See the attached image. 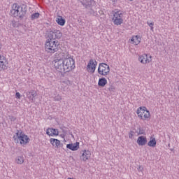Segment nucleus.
Masks as SVG:
<instances>
[{
  "label": "nucleus",
  "mask_w": 179,
  "mask_h": 179,
  "mask_svg": "<svg viewBox=\"0 0 179 179\" xmlns=\"http://www.w3.org/2000/svg\"><path fill=\"white\" fill-rule=\"evenodd\" d=\"M53 64L58 72H71V71L75 69V59L72 57L64 59H55Z\"/></svg>",
  "instance_id": "f257e3e1"
},
{
  "label": "nucleus",
  "mask_w": 179,
  "mask_h": 179,
  "mask_svg": "<svg viewBox=\"0 0 179 179\" xmlns=\"http://www.w3.org/2000/svg\"><path fill=\"white\" fill-rule=\"evenodd\" d=\"M26 6L23 5L22 6L15 3L12 6L10 15L11 16H14V17H20V19H22L24 17V15H26Z\"/></svg>",
  "instance_id": "f03ea898"
},
{
  "label": "nucleus",
  "mask_w": 179,
  "mask_h": 179,
  "mask_svg": "<svg viewBox=\"0 0 179 179\" xmlns=\"http://www.w3.org/2000/svg\"><path fill=\"white\" fill-rule=\"evenodd\" d=\"M59 43L57 41H54V39H48L46 41L45 45V50L46 52H49L50 54H54L55 52H57L59 50Z\"/></svg>",
  "instance_id": "7ed1b4c3"
},
{
  "label": "nucleus",
  "mask_w": 179,
  "mask_h": 179,
  "mask_svg": "<svg viewBox=\"0 0 179 179\" xmlns=\"http://www.w3.org/2000/svg\"><path fill=\"white\" fill-rule=\"evenodd\" d=\"M13 139L15 143H20L22 146L27 145L30 142V138L27 135L24 134L23 132L17 131L15 135L13 136Z\"/></svg>",
  "instance_id": "20e7f679"
},
{
  "label": "nucleus",
  "mask_w": 179,
  "mask_h": 179,
  "mask_svg": "<svg viewBox=\"0 0 179 179\" xmlns=\"http://www.w3.org/2000/svg\"><path fill=\"white\" fill-rule=\"evenodd\" d=\"M124 14L122 13V11L118 10L113 13V17L112 18V22H113L114 24L116 26H120V24H122L124 22Z\"/></svg>",
  "instance_id": "39448f33"
},
{
  "label": "nucleus",
  "mask_w": 179,
  "mask_h": 179,
  "mask_svg": "<svg viewBox=\"0 0 179 179\" xmlns=\"http://www.w3.org/2000/svg\"><path fill=\"white\" fill-rule=\"evenodd\" d=\"M98 73L102 76H107L110 73V66L106 63H100L98 68Z\"/></svg>",
  "instance_id": "423d86ee"
},
{
  "label": "nucleus",
  "mask_w": 179,
  "mask_h": 179,
  "mask_svg": "<svg viewBox=\"0 0 179 179\" xmlns=\"http://www.w3.org/2000/svg\"><path fill=\"white\" fill-rule=\"evenodd\" d=\"M48 37L51 40L55 41L56 38L59 39L62 37V32L59 30L53 29L52 31H50L48 34Z\"/></svg>",
  "instance_id": "0eeeda50"
},
{
  "label": "nucleus",
  "mask_w": 179,
  "mask_h": 179,
  "mask_svg": "<svg viewBox=\"0 0 179 179\" xmlns=\"http://www.w3.org/2000/svg\"><path fill=\"white\" fill-rule=\"evenodd\" d=\"M96 66H97V62L91 59L87 66V71L91 73H94L96 71Z\"/></svg>",
  "instance_id": "6e6552de"
},
{
  "label": "nucleus",
  "mask_w": 179,
  "mask_h": 179,
  "mask_svg": "<svg viewBox=\"0 0 179 179\" xmlns=\"http://www.w3.org/2000/svg\"><path fill=\"white\" fill-rule=\"evenodd\" d=\"M138 61L141 64H143L144 65L146 64H150L152 62V56L148 57V54H143L139 56Z\"/></svg>",
  "instance_id": "1a4fd4ad"
},
{
  "label": "nucleus",
  "mask_w": 179,
  "mask_h": 179,
  "mask_svg": "<svg viewBox=\"0 0 179 179\" xmlns=\"http://www.w3.org/2000/svg\"><path fill=\"white\" fill-rule=\"evenodd\" d=\"M5 69H8V61L5 56L0 55V71H5Z\"/></svg>",
  "instance_id": "9d476101"
},
{
  "label": "nucleus",
  "mask_w": 179,
  "mask_h": 179,
  "mask_svg": "<svg viewBox=\"0 0 179 179\" xmlns=\"http://www.w3.org/2000/svg\"><path fill=\"white\" fill-rule=\"evenodd\" d=\"M26 96L30 103H34L36 97L37 96V92L34 90L28 91L26 92Z\"/></svg>",
  "instance_id": "9b49d317"
},
{
  "label": "nucleus",
  "mask_w": 179,
  "mask_h": 179,
  "mask_svg": "<svg viewBox=\"0 0 179 179\" xmlns=\"http://www.w3.org/2000/svg\"><path fill=\"white\" fill-rule=\"evenodd\" d=\"M81 155L80 156V160H83V162H87V160L90 159V157L92 156V152H90V150H84L80 152Z\"/></svg>",
  "instance_id": "f8f14e48"
},
{
  "label": "nucleus",
  "mask_w": 179,
  "mask_h": 179,
  "mask_svg": "<svg viewBox=\"0 0 179 179\" xmlns=\"http://www.w3.org/2000/svg\"><path fill=\"white\" fill-rule=\"evenodd\" d=\"M137 143L139 146H145L148 143V138L146 136H141L137 139Z\"/></svg>",
  "instance_id": "ddd939ff"
},
{
  "label": "nucleus",
  "mask_w": 179,
  "mask_h": 179,
  "mask_svg": "<svg viewBox=\"0 0 179 179\" xmlns=\"http://www.w3.org/2000/svg\"><path fill=\"white\" fill-rule=\"evenodd\" d=\"M71 57V55H69V52L67 51H62L60 54L59 57L55 59H68Z\"/></svg>",
  "instance_id": "4468645a"
},
{
  "label": "nucleus",
  "mask_w": 179,
  "mask_h": 179,
  "mask_svg": "<svg viewBox=\"0 0 179 179\" xmlns=\"http://www.w3.org/2000/svg\"><path fill=\"white\" fill-rule=\"evenodd\" d=\"M67 149L75 152L79 149V142H76L75 143H70L66 145Z\"/></svg>",
  "instance_id": "2eb2a0df"
},
{
  "label": "nucleus",
  "mask_w": 179,
  "mask_h": 179,
  "mask_svg": "<svg viewBox=\"0 0 179 179\" xmlns=\"http://www.w3.org/2000/svg\"><path fill=\"white\" fill-rule=\"evenodd\" d=\"M47 135H49V136H58L59 135V131L58 129H48L46 131Z\"/></svg>",
  "instance_id": "dca6fc26"
},
{
  "label": "nucleus",
  "mask_w": 179,
  "mask_h": 179,
  "mask_svg": "<svg viewBox=\"0 0 179 179\" xmlns=\"http://www.w3.org/2000/svg\"><path fill=\"white\" fill-rule=\"evenodd\" d=\"M141 36L136 35L132 36L131 41H132V44H135V45H138V44L141 43Z\"/></svg>",
  "instance_id": "f3484780"
},
{
  "label": "nucleus",
  "mask_w": 179,
  "mask_h": 179,
  "mask_svg": "<svg viewBox=\"0 0 179 179\" xmlns=\"http://www.w3.org/2000/svg\"><path fill=\"white\" fill-rule=\"evenodd\" d=\"M145 110H146V107H140L137 109L138 117L141 120H143V115H145V113H143Z\"/></svg>",
  "instance_id": "a211bd4d"
},
{
  "label": "nucleus",
  "mask_w": 179,
  "mask_h": 179,
  "mask_svg": "<svg viewBox=\"0 0 179 179\" xmlns=\"http://www.w3.org/2000/svg\"><path fill=\"white\" fill-rule=\"evenodd\" d=\"M50 143L52 146H56V148H59V145H61V141L58 139L50 138Z\"/></svg>",
  "instance_id": "6ab92c4d"
},
{
  "label": "nucleus",
  "mask_w": 179,
  "mask_h": 179,
  "mask_svg": "<svg viewBox=\"0 0 179 179\" xmlns=\"http://www.w3.org/2000/svg\"><path fill=\"white\" fill-rule=\"evenodd\" d=\"M106 85H107V79L104 78H99L98 85L100 86V87H104Z\"/></svg>",
  "instance_id": "aec40b11"
},
{
  "label": "nucleus",
  "mask_w": 179,
  "mask_h": 179,
  "mask_svg": "<svg viewBox=\"0 0 179 179\" xmlns=\"http://www.w3.org/2000/svg\"><path fill=\"white\" fill-rule=\"evenodd\" d=\"M15 163H17V164H23V163H24V157H23V156H17L15 158Z\"/></svg>",
  "instance_id": "412c9836"
},
{
  "label": "nucleus",
  "mask_w": 179,
  "mask_h": 179,
  "mask_svg": "<svg viewBox=\"0 0 179 179\" xmlns=\"http://www.w3.org/2000/svg\"><path fill=\"white\" fill-rule=\"evenodd\" d=\"M57 23L59 24V26H64L65 25V20L62 18V16H59V17L56 20Z\"/></svg>",
  "instance_id": "4be33fe9"
},
{
  "label": "nucleus",
  "mask_w": 179,
  "mask_h": 179,
  "mask_svg": "<svg viewBox=\"0 0 179 179\" xmlns=\"http://www.w3.org/2000/svg\"><path fill=\"white\" fill-rule=\"evenodd\" d=\"M156 138H152L148 143V146H150L151 148H155L156 147Z\"/></svg>",
  "instance_id": "5701e85b"
},
{
  "label": "nucleus",
  "mask_w": 179,
  "mask_h": 179,
  "mask_svg": "<svg viewBox=\"0 0 179 179\" xmlns=\"http://www.w3.org/2000/svg\"><path fill=\"white\" fill-rule=\"evenodd\" d=\"M143 113H144L143 120H148V118H150V112H149V110L145 109Z\"/></svg>",
  "instance_id": "b1692460"
},
{
  "label": "nucleus",
  "mask_w": 179,
  "mask_h": 179,
  "mask_svg": "<svg viewBox=\"0 0 179 179\" xmlns=\"http://www.w3.org/2000/svg\"><path fill=\"white\" fill-rule=\"evenodd\" d=\"M108 90L109 91L110 94H113V93H115V87L110 84L109 85V87H108Z\"/></svg>",
  "instance_id": "393cba45"
},
{
  "label": "nucleus",
  "mask_w": 179,
  "mask_h": 179,
  "mask_svg": "<svg viewBox=\"0 0 179 179\" xmlns=\"http://www.w3.org/2000/svg\"><path fill=\"white\" fill-rule=\"evenodd\" d=\"M39 16H40V13H35L31 15V20H34L36 19H38Z\"/></svg>",
  "instance_id": "a878e982"
},
{
  "label": "nucleus",
  "mask_w": 179,
  "mask_h": 179,
  "mask_svg": "<svg viewBox=\"0 0 179 179\" xmlns=\"http://www.w3.org/2000/svg\"><path fill=\"white\" fill-rule=\"evenodd\" d=\"M61 100H62V96H61V95H59V94H57V96H55L54 97L55 101H61Z\"/></svg>",
  "instance_id": "bb28decb"
},
{
  "label": "nucleus",
  "mask_w": 179,
  "mask_h": 179,
  "mask_svg": "<svg viewBox=\"0 0 179 179\" xmlns=\"http://www.w3.org/2000/svg\"><path fill=\"white\" fill-rule=\"evenodd\" d=\"M10 120L12 121L13 122H15L16 121V117L15 116H9Z\"/></svg>",
  "instance_id": "cd10ccee"
},
{
  "label": "nucleus",
  "mask_w": 179,
  "mask_h": 179,
  "mask_svg": "<svg viewBox=\"0 0 179 179\" xmlns=\"http://www.w3.org/2000/svg\"><path fill=\"white\" fill-rule=\"evenodd\" d=\"M134 131H130V133L129 134V138L130 139H132V138H134Z\"/></svg>",
  "instance_id": "c85d7f7f"
},
{
  "label": "nucleus",
  "mask_w": 179,
  "mask_h": 179,
  "mask_svg": "<svg viewBox=\"0 0 179 179\" xmlns=\"http://www.w3.org/2000/svg\"><path fill=\"white\" fill-rule=\"evenodd\" d=\"M147 24H148V26H150V27H152L155 26V22H150L149 21H148Z\"/></svg>",
  "instance_id": "c756f323"
},
{
  "label": "nucleus",
  "mask_w": 179,
  "mask_h": 179,
  "mask_svg": "<svg viewBox=\"0 0 179 179\" xmlns=\"http://www.w3.org/2000/svg\"><path fill=\"white\" fill-rule=\"evenodd\" d=\"M143 134H145V131L139 129L138 135H143Z\"/></svg>",
  "instance_id": "7c9ffc66"
},
{
  "label": "nucleus",
  "mask_w": 179,
  "mask_h": 179,
  "mask_svg": "<svg viewBox=\"0 0 179 179\" xmlns=\"http://www.w3.org/2000/svg\"><path fill=\"white\" fill-rule=\"evenodd\" d=\"M15 97H16V99H20V97H21L20 93L16 92Z\"/></svg>",
  "instance_id": "2f4dec72"
},
{
  "label": "nucleus",
  "mask_w": 179,
  "mask_h": 179,
  "mask_svg": "<svg viewBox=\"0 0 179 179\" xmlns=\"http://www.w3.org/2000/svg\"><path fill=\"white\" fill-rule=\"evenodd\" d=\"M138 171H142L143 170V168L140 166L138 168Z\"/></svg>",
  "instance_id": "473e14b6"
},
{
  "label": "nucleus",
  "mask_w": 179,
  "mask_h": 179,
  "mask_svg": "<svg viewBox=\"0 0 179 179\" xmlns=\"http://www.w3.org/2000/svg\"><path fill=\"white\" fill-rule=\"evenodd\" d=\"M13 27H16V22H13Z\"/></svg>",
  "instance_id": "72a5a7b5"
},
{
  "label": "nucleus",
  "mask_w": 179,
  "mask_h": 179,
  "mask_svg": "<svg viewBox=\"0 0 179 179\" xmlns=\"http://www.w3.org/2000/svg\"><path fill=\"white\" fill-rule=\"evenodd\" d=\"M85 5H89L88 3H85V1H83V5H85Z\"/></svg>",
  "instance_id": "f704fd0d"
},
{
  "label": "nucleus",
  "mask_w": 179,
  "mask_h": 179,
  "mask_svg": "<svg viewBox=\"0 0 179 179\" xmlns=\"http://www.w3.org/2000/svg\"><path fill=\"white\" fill-rule=\"evenodd\" d=\"M153 29H154L153 27H150V30H151L152 31H153Z\"/></svg>",
  "instance_id": "c9c22d12"
},
{
  "label": "nucleus",
  "mask_w": 179,
  "mask_h": 179,
  "mask_svg": "<svg viewBox=\"0 0 179 179\" xmlns=\"http://www.w3.org/2000/svg\"><path fill=\"white\" fill-rule=\"evenodd\" d=\"M1 47H2V45L0 43V50H1Z\"/></svg>",
  "instance_id": "e433bc0d"
},
{
  "label": "nucleus",
  "mask_w": 179,
  "mask_h": 179,
  "mask_svg": "<svg viewBox=\"0 0 179 179\" xmlns=\"http://www.w3.org/2000/svg\"><path fill=\"white\" fill-rule=\"evenodd\" d=\"M130 1H134V0H130Z\"/></svg>",
  "instance_id": "4c0bfd02"
}]
</instances>
